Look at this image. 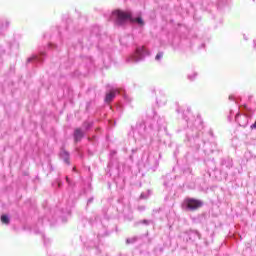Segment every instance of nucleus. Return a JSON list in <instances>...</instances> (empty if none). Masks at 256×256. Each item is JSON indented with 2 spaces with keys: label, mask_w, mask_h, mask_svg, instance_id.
<instances>
[{
  "label": "nucleus",
  "mask_w": 256,
  "mask_h": 256,
  "mask_svg": "<svg viewBox=\"0 0 256 256\" xmlns=\"http://www.w3.org/2000/svg\"><path fill=\"white\" fill-rule=\"evenodd\" d=\"M185 159L187 161V163H193V161H197L199 160V155L197 154H191V152H188L186 155H185Z\"/></svg>",
  "instance_id": "nucleus-13"
},
{
  "label": "nucleus",
  "mask_w": 256,
  "mask_h": 256,
  "mask_svg": "<svg viewBox=\"0 0 256 256\" xmlns=\"http://www.w3.org/2000/svg\"><path fill=\"white\" fill-rule=\"evenodd\" d=\"M190 235H194V237H197V239H201V233H199L197 230L192 231Z\"/></svg>",
  "instance_id": "nucleus-22"
},
{
  "label": "nucleus",
  "mask_w": 256,
  "mask_h": 256,
  "mask_svg": "<svg viewBox=\"0 0 256 256\" xmlns=\"http://www.w3.org/2000/svg\"><path fill=\"white\" fill-rule=\"evenodd\" d=\"M62 213L67 214V215H71V207L66 208V210H62Z\"/></svg>",
  "instance_id": "nucleus-25"
},
{
  "label": "nucleus",
  "mask_w": 256,
  "mask_h": 256,
  "mask_svg": "<svg viewBox=\"0 0 256 256\" xmlns=\"http://www.w3.org/2000/svg\"><path fill=\"white\" fill-rule=\"evenodd\" d=\"M111 19L117 27H125L127 23L138 27V29L145 27V20L141 16H133L131 10H115L112 12Z\"/></svg>",
  "instance_id": "nucleus-3"
},
{
  "label": "nucleus",
  "mask_w": 256,
  "mask_h": 256,
  "mask_svg": "<svg viewBox=\"0 0 256 256\" xmlns=\"http://www.w3.org/2000/svg\"><path fill=\"white\" fill-rule=\"evenodd\" d=\"M93 201H94L93 197L89 198L87 201V205H91V203H93Z\"/></svg>",
  "instance_id": "nucleus-29"
},
{
  "label": "nucleus",
  "mask_w": 256,
  "mask_h": 256,
  "mask_svg": "<svg viewBox=\"0 0 256 256\" xmlns=\"http://www.w3.org/2000/svg\"><path fill=\"white\" fill-rule=\"evenodd\" d=\"M124 99H125V101H127V103H130V101H131V98H129V96H127V95H124Z\"/></svg>",
  "instance_id": "nucleus-30"
},
{
  "label": "nucleus",
  "mask_w": 256,
  "mask_h": 256,
  "mask_svg": "<svg viewBox=\"0 0 256 256\" xmlns=\"http://www.w3.org/2000/svg\"><path fill=\"white\" fill-rule=\"evenodd\" d=\"M133 153H135V150H132Z\"/></svg>",
  "instance_id": "nucleus-41"
},
{
  "label": "nucleus",
  "mask_w": 256,
  "mask_h": 256,
  "mask_svg": "<svg viewBox=\"0 0 256 256\" xmlns=\"http://www.w3.org/2000/svg\"><path fill=\"white\" fill-rule=\"evenodd\" d=\"M115 155H117V151L115 150L110 151V157H115Z\"/></svg>",
  "instance_id": "nucleus-27"
},
{
  "label": "nucleus",
  "mask_w": 256,
  "mask_h": 256,
  "mask_svg": "<svg viewBox=\"0 0 256 256\" xmlns=\"http://www.w3.org/2000/svg\"><path fill=\"white\" fill-rule=\"evenodd\" d=\"M221 169L222 171H225V169L229 170L231 167H233V159L226 157L222 158L220 161Z\"/></svg>",
  "instance_id": "nucleus-9"
},
{
  "label": "nucleus",
  "mask_w": 256,
  "mask_h": 256,
  "mask_svg": "<svg viewBox=\"0 0 256 256\" xmlns=\"http://www.w3.org/2000/svg\"><path fill=\"white\" fill-rule=\"evenodd\" d=\"M1 222H2L4 225H9V223H11V218L9 217V215L3 214V215L1 216Z\"/></svg>",
  "instance_id": "nucleus-17"
},
{
  "label": "nucleus",
  "mask_w": 256,
  "mask_h": 256,
  "mask_svg": "<svg viewBox=\"0 0 256 256\" xmlns=\"http://www.w3.org/2000/svg\"><path fill=\"white\" fill-rule=\"evenodd\" d=\"M183 207H185L187 211H197V209L203 207V201L195 198H186L183 202Z\"/></svg>",
  "instance_id": "nucleus-6"
},
{
  "label": "nucleus",
  "mask_w": 256,
  "mask_h": 256,
  "mask_svg": "<svg viewBox=\"0 0 256 256\" xmlns=\"http://www.w3.org/2000/svg\"><path fill=\"white\" fill-rule=\"evenodd\" d=\"M97 239H98V241H99V234H98V236H97Z\"/></svg>",
  "instance_id": "nucleus-40"
},
{
  "label": "nucleus",
  "mask_w": 256,
  "mask_h": 256,
  "mask_svg": "<svg viewBox=\"0 0 256 256\" xmlns=\"http://www.w3.org/2000/svg\"><path fill=\"white\" fill-rule=\"evenodd\" d=\"M74 141L75 143H79V141H81V139H83L85 137V132H83V130H81V128H76L74 130Z\"/></svg>",
  "instance_id": "nucleus-10"
},
{
  "label": "nucleus",
  "mask_w": 256,
  "mask_h": 256,
  "mask_svg": "<svg viewBox=\"0 0 256 256\" xmlns=\"http://www.w3.org/2000/svg\"><path fill=\"white\" fill-rule=\"evenodd\" d=\"M60 159H62L66 165H71V162L69 161L70 154L63 148L60 150Z\"/></svg>",
  "instance_id": "nucleus-11"
},
{
  "label": "nucleus",
  "mask_w": 256,
  "mask_h": 256,
  "mask_svg": "<svg viewBox=\"0 0 256 256\" xmlns=\"http://www.w3.org/2000/svg\"><path fill=\"white\" fill-rule=\"evenodd\" d=\"M139 209H141L143 211V210H145V207H140Z\"/></svg>",
  "instance_id": "nucleus-38"
},
{
  "label": "nucleus",
  "mask_w": 256,
  "mask_h": 256,
  "mask_svg": "<svg viewBox=\"0 0 256 256\" xmlns=\"http://www.w3.org/2000/svg\"><path fill=\"white\" fill-rule=\"evenodd\" d=\"M61 185H63V183L62 182H58L59 189H61Z\"/></svg>",
  "instance_id": "nucleus-36"
},
{
  "label": "nucleus",
  "mask_w": 256,
  "mask_h": 256,
  "mask_svg": "<svg viewBox=\"0 0 256 256\" xmlns=\"http://www.w3.org/2000/svg\"><path fill=\"white\" fill-rule=\"evenodd\" d=\"M163 59V52H158L155 56V61H161Z\"/></svg>",
  "instance_id": "nucleus-21"
},
{
  "label": "nucleus",
  "mask_w": 256,
  "mask_h": 256,
  "mask_svg": "<svg viewBox=\"0 0 256 256\" xmlns=\"http://www.w3.org/2000/svg\"><path fill=\"white\" fill-rule=\"evenodd\" d=\"M83 61L85 65L88 67V69H91V67H93V58L86 56L83 58Z\"/></svg>",
  "instance_id": "nucleus-16"
},
{
  "label": "nucleus",
  "mask_w": 256,
  "mask_h": 256,
  "mask_svg": "<svg viewBox=\"0 0 256 256\" xmlns=\"http://www.w3.org/2000/svg\"><path fill=\"white\" fill-rule=\"evenodd\" d=\"M189 81H195L197 79V72H193L192 74L188 75Z\"/></svg>",
  "instance_id": "nucleus-20"
},
{
  "label": "nucleus",
  "mask_w": 256,
  "mask_h": 256,
  "mask_svg": "<svg viewBox=\"0 0 256 256\" xmlns=\"http://www.w3.org/2000/svg\"><path fill=\"white\" fill-rule=\"evenodd\" d=\"M176 113H182V117L186 123V128H184L185 139L184 143L197 153L199 149L203 147L204 153L209 155L217 151V142H208V137H213V130H209L207 133H203V119L201 116H193L191 113V108L188 106H179L176 103Z\"/></svg>",
  "instance_id": "nucleus-1"
},
{
  "label": "nucleus",
  "mask_w": 256,
  "mask_h": 256,
  "mask_svg": "<svg viewBox=\"0 0 256 256\" xmlns=\"http://www.w3.org/2000/svg\"><path fill=\"white\" fill-rule=\"evenodd\" d=\"M119 93V90H112L111 92L106 94L105 101L106 103H111L113 101L114 97H117V94Z\"/></svg>",
  "instance_id": "nucleus-12"
},
{
  "label": "nucleus",
  "mask_w": 256,
  "mask_h": 256,
  "mask_svg": "<svg viewBox=\"0 0 256 256\" xmlns=\"http://www.w3.org/2000/svg\"><path fill=\"white\" fill-rule=\"evenodd\" d=\"M66 183L68 184L69 187H71L72 183L69 177L66 176Z\"/></svg>",
  "instance_id": "nucleus-28"
},
{
  "label": "nucleus",
  "mask_w": 256,
  "mask_h": 256,
  "mask_svg": "<svg viewBox=\"0 0 256 256\" xmlns=\"http://www.w3.org/2000/svg\"><path fill=\"white\" fill-rule=\"evenodd\" d=\"M46 218H43V221H45Z\"/></svg>",
  "instance_id": "nucleus-43"
},
{
  "label": "nucleus",
  "mask_w": 256,
  "mask_h": 256,
  "mask_svg": "<svg viewBox=\"0 0 256 256\" xmlns=\"http://www.w3.org/2000/svg\"><path fill=\"white\" fill-rule=\"evenodd\" d=\"M201 47L204 48V47H205V44H202Z\"/></svg>",
  "instance_id": "nucleus-39"
},
{
  "label": "nucleus",
  "mask_w": 256,
  "mask_h": 256,
  "mask_svg": "<svg viewBox=\"0 0 256 256\" xmlns=\"http://www.w3.org/2000/svg\"><path fill=\"white\" fill-rule=\"evenodd\" d=\"M140 223L142 225H151L152 222H151V220L144 219V220H141Z\"/></svg>",
  "instance_id": "nucleus-24"
},
{
  "label": "nucleus",
  "mask_w": 256,
  "mask_h": 256,
  "mask_svg": "<svg viewBox=\"0 0 256 256\" xmlns=\"http://www.w3.org/2000/svg\"><path fill=\"white\" fill-rule=\"evenodd\" d=\"M164 187H169V184L167 182H164Z\"/></svg>",
  "instance_id": "nucleus-37"
},
{
  "label": "nucleus",
  "mask_w": 256,
  "mask_h": 256,
  "mask_svg": "<svg viewBox=\"0 0 256 256\" xmlns=\"http://www.w3.org/2000/svg\"><path fill=\"white\" fill-rule=\"evenodd\" d=\"M16 41L15 39H12L11 41L6 42V49L3 50V53H11V50L13 49V45H15Z\"/></svg>",
  "instance_id": "nucleus-14"
},
{
  "label": "nucleus",
  "mask_w": 256,
  "mask_h": 256,
  "mask_svg": "<svg viewBox=\"0 0 256 256\" xmlns=\"http://www.w3.org/2000/svg\"><path fill=\"white\" fill-rule=\"evenodd\" d=\"M49 49H57V44L49 43L46 48H39L37 54H33L27 59V63H32L35 67H39V65H42L45 61V57H47V51Z\"/></svg>",
  "instance_id": "nucleus-4"
},
{
  "label": "nucleus",
  "mask_w": 256,
  "mask_h": 256,
  "mask_svg": "<svg viewBox=\"0 0 256 256\" xmlns=\"http://www.w3.org/2000/svg\"><path fill=\"white\" fill-rule=\"evenodd\" d=\"M117 110H118V111H123V107L118 106V107H117Z\"/></svg>",
  "instance_id": "nucleus-34"
},
{
  "label": "nucleus",
  "mask_w": 256,
  "mask_h": 256,
  "mask_svg": "<svg viewBox=\"0 0 256 256\" xmlns=\"http://www.w3.org/2000/svg\"><path fill=\"white\" fill-rule=\"evenodd\" d=\"M85 131H89L93 127V121H85L82 125Z\"/></svg>",
  "instance_id": "nucleus-18"
},
{
  "label": "nucleus",
  "mask_w": 256,
  "mask_h": 256,
  "mask_svg": "<svg viewBox=\"0 0 256 256\" xmlns=\"http://www.w3.org/2000/svg\"><path fill=\"white\" fill-rule=\"evenodd\" d=\"M249 115L247 114H236L235 121L240 127H247L249 125Z\"/></svg>",
  "instance_id": "nucleus-7"
},
{
  "label": "nucleus",
  "mask_w": 256,
  "mask_h": 256,
  "mask_svg": "<svg viewBox=\"0 0 256 256\" xmlns=\"http://www.w3.org/2000/svg\"><path fill=\"white\" fill-rule=\"evenodd\" d=\"M11 28V19L9 18H3L1 22V36L5 37L7 35V32Z\"/></svg>",
  "instance_id": "nucleus-8"
},
{
  "label": "nucleus",
  "mask_w": 256,
  "mask_h": 256,
  "mask_svg": "<svg viewBox=\"0 0 256 256\" xmlns=\"http://www.w3.org/2000/svg\"><path fill=\"white\" fill-rule=\"evenodd\" d=\"M250 129H256V120H255V122L250 126Z\"/></svg>",
  "instance_id": "nucleus-32"
},
{
  "label": "nucleus",
  "mask_w": 256,
  "mask_h": 256,
  "mask_svg": "<svg viewBox=\"0 0 256 256\" xmlns=\"http://www.w3.org/2000/svg\"><path fill=\"white\" fill-rule=\"evenodd\" d=\"M140 199H147V196L145 195V193H142V194L140 195Z\"/></svg>",
  "instance_id": "nucleus-33"
},
{
  "label": "nucleus",
  "mask_w": 256,
  "mask_h": 256,
  "mask_svg": "<svg viewBox=\"0 0 256 256\" xmlns=\"http://www.w3.org/2000/svg\"><path fill=\"white\" fill-rule=\"evenodd\" d=\"M165 129V120L155 115L153 118H146L132 127L130 135L141 145H152L153 141H159V132Z\"/></svg>",
  "instance_id": "nucleus-2"
},
{
  "label": "nucleus",
  "mask_w": 256,
  "mask_h": 256,
  "mask_svg": "<svg viewBox=\"0 0 256 256\" xmlns=\"http://www.w3.org/2000/svg\"><path fill=\"white\" fill-rule=\"evenodd\" d=\"M157 213H163V208H159V209L153 210L152 215L154 217H156Z\"/></svg>",
  "instance_id": "nucleus-23"
},
{
  "label": "nucleus",
  "mask_w": 256,
  "mask_h": 256,
  "mask_svg": "<svg viewBox=\"0 0 256 256\" xmlns=\"http://www.w3.org/2000/svg\"><path fill=\"white\" fill-rule=\"evenodd\" d=\"M137 241H139V237L134 236L132 238L126 239V244L127 245H133V243H137Z\"/></svg>",
  "instance_id": "nucleus-19"
},
{
  "label": "nucleus",
  "mask_w": 256,
  "mask_h": 256,
  "mask_svg": "<svg viewBox=\"0 0 256 256\" xmlns=\"http://www.w3.org/2000/svg\"><path fill=\"white\" fill-rule=\"evenodd\" d=\"M244 109H246V111H249V106L244 105Z\"/></svg>",
  "instance_id": "nucleus-35"
},
{
  "label": "nucleus",
  "mask_w": 256,
  "mask_h": 256,
  "mask_svg": "<svg viewBox=\"0 0 256 256\" xmlns=\"http://www.w3.org/2000/svg\"><path fill=\"white\" fill-rule=\"evenodd\" d=\"M229 101H235V103H238L237 98H235V96H233V95L229 96Z\"/></svg>",
  "instance_id": "nucleus-26"
},
{
  "label": "nucleus",
  "mask_w": 256,
  "mask_h": 256,
  "mask_svg": "<svg viewBox=\"0 0 256 256\" xmlns=\"http://www.w3.org/2000/svg\"><path fill=\"white\" fill-rule=\"evenodd\" d=\"M229 121H231V119H233V110H230V115L228 116Z\"/></svg>",
  "instance_id": "nucleus-31"
},
{
  "label": "nucleus",
  "mask_w": 256,
  "mask_h": 256,
  "mask_svg": "<svg viewBox=\"0 0 256 256\" xmlns=\"http://www.w3.org/2000/svg\"><path fill=\"white\" fill-rule=\"evenodd\" d=\"M32 232L35 233V235H42V239H44V245H47V243H49V240L45 239V234H43V231L37 229V228H33Z\"/></svg>",
  "instance_id": "nucleus-15"
},
{
  "label": "nucleus",
  "mask_w": 256,
  "mask_h": 256,
  "mask_svg": "<svg viewBox=\"0 0 256 256\" xmlns=\"http://www.w3.org/2000/svg\"><path fill=\"white\" fill-rule=\"evenodd\" d=\"M178 131H183V130L179 129Z\"/></svg>",
  "instance_id": "nucleus-42"
},
{
  "label": "nucleus",
  "mask_w": 256,
  "mask_h": 256,
  "mask_svg": "<svg viewBox=\"0 0 256 256\" xmlns=\"http://www.w3.org/2000/svg\"><path fill=\"white\" fill-rule=\"evenodd\" d=\"M150 52L145 48V46H137L134 53L126 58V63L133 65L135 63H139L140 61H144L145 57H149Z\"/></svg>",
  "instance_id": "nucleus-5"
}]
</instances>
